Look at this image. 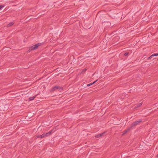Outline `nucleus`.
I'll use <instances>...</instances> for the list:
<instances>
[{
  "mask_svg": "<svg viewBox=\"0 0 158 158\" xmlns=\"http://www.w3.org/2000/svg\"><path fill=\"white\" fill-rule=\"evenodd\" d=\"M41 43H38L32 46L29 47V49L27 51V52H29L33 50H35L37 49L38 47L41 45Z\"/></svg>",
  "mask_w": 158,
  "mask_h": 158,
  "instance_id": "nucleus-1",
  "label": "nucleus"
},
{
  "mask_svg": "<svg viewBox=\"0 0 158 158\" xmlns=\"http://www.w3.org/2000/svg\"><path fill=\"white\" fill-rule=\"evenodd\" d=\"M142 122V121L141 119H139L138 121H135L132 123L130 127L131 128L132 127H135L136 126L139 125V123H141Z\"/></svg>",
  "mask_w": 158,
  "mask_h": 158,
  "instance_id": "nucleus-2",
  "label": "nucleus"
},
{
  "mask_svg": "<svg viewBox=\"0 0 158 158\" xmlns=\"http://www.w3.org/2000/svg\"><path fill=\"white\" fill-rule=\"evenodd\" d=\"M56 89L63 90V88L60 87L59 86L56 85L53 87L51 90V91L52 92H54Z\"/></svg>",
  "mask_w": 158,
  "mask_h": 158,
  "instance_id": "nucleus-3",
  "label": "nucleus"
},
{
  "mask_svg": "<svg viewBox=\"0 0 158 158\" xmlns=\"http://www.w3.org/2000/svg\"><path fill=\"white\" fill-rule=\"evenodd\" d=\"M106 133V132H104L102 133L99 134L95 136V137L96 138H99L104 135Z\"/></svg>",
  "mask_w": 158,
  "mask_h": 158,
  "instance_id": "nucleus-4",
  "label": "nucleus"
},
{
  "mask_svg": "<svg viewBox=\"0 0 158 158\" xmlns=\"http://www.w3.org/2000/svg\"><path fill=\"white\" fill-rule=\"evenodd\" d=\"M53 130H54L53 129H52L49 132H48L47 133H46V134H44L45 136H48V135H50L52 133V132L53 131Z\"/></svg>",
  "mask_w": 158,
  "mask_h": 158,
  "instance_id": "nucleus-5",
  "label": "nucleus"
},
{
  "mask_svg": "<svg viewBox=\"0 0 158 158\" xmlns=\"http://www.w3.org/2000/svg\"><path fill=\"white\" fill-rule=\"evenodd\" d=\"M131 129V128L130 127L127 128V129L124 130L123 132V133L122 134V135H124V134H126L127 132H128Z\"/></svg>",
  "mask_w": 158,
  "mask_h": 158,
  "instance_id": "nucleus-6",
  "label": "nucleus"
},
{
  "mask_svg": "<svg viewBox=\"0 0 158 158\" xmlns=\"http://www.w3.org/2000/svg\"><path fill=\"white\" fill-rule=\"evenodd\" d=\"M45 136L44 133L42 135H37L36 136V137L37 138H40L42 139L44 138Z\"/></svg>",
  "mask_w": 158,
  "mask_h": 158,
  "instance_id": "nucleus-7",
  "label": "nucleus"
},
{
  "mask_svg": "<svg viewBox=\"0 0 158 158\" xmlns=\"http://www.w3.org/2000/svg\"><path fill=\"white\" fill-rule=\"evenodd\" d=\"M142 104V102H140L138 104H137L135 105V108H137L139 107H140Z\"/></svg>",
  "mask_w": 158,
  "mask_h": 158,
  "instance_id": "nucleus-8",
  "label": "nucleus"
},
{
  "mask_svg": "<svg viewBox=\"0 0 158 158\" xmlns=\"http://www.w3.org/2000/svg\"><path fill=\"white\" fill-rule=\"evenodd\" d=\"M14 24V23L13 22H10L7 25V27H9L13 25Z\"/></svg>",
  "mask_w": 158,
  "mask_h": 158,
  "instance_id": "nucleus-9",
  "label": "nucleus"
},
{
  "mask_svg": "<svg viewBox=\"0 0 158 158\" xmlns=\"http://www.w3.org/2000/svg\"><path fill=\"white\" fill-rule=\"evenodd\" d=\"M98 80H97L96 81L93 82V83L87 84V86L89 87V86H90L93 85V84H94Z\"/></svg>",
  "mask_w": 158,
  "mask_h": 158,
  "instance_id": "nucleus-10",
  "label": "nucleus"
},
{
  "mask_svg": "<svg viewBox=\"0 0 158 158\" xmlns=\"http://www.w3.org/2000/svg\"><path fill=\"white\" fill-rule=\"evenodd\" d=\"M36 95H35L34 96L30 97L29 98V100L31 101V100H34V98L36 97Z\"/></svg>",
  "mask_w": 158,
  "mask_h": 158,
  "instance_id": "nucleus-11",
  "label": "nucleus"
},
{
  "mask_svg": "<svg viewBox=\"0 0 158 158\" xmlns=\"http://www.w3.org/2000/svg\"><path fill=\"white\" fill-rule=\"evenodd\" d=\"M4 6V5H0V10H1L2 8Z\"/></svg>",
  "mask_w": 158,
  "mask_h": 158,
  "instance_id": "nucleus-12",
  "label": "nucleus"
},
{
  "mask_svg": "<svg viewBox=\"0 0 158 158\" xmlns=\"http://www.w3.org/2000/svg\"><path fill=\"white\" fill-rule=\"evenodd\" d=\"M152 56H158V53L153 54Z\"/></svg>",
  "mask_w": 158,
  "mask_h": 158,
  "instance_id": "nucleus-13",
  "label": "nucleus"
},
{
  "mask_svg": "<svg viewBox=\"0 0 158 158\" xmlns=\"http://www.w3.org/2000/svg\"><path fill=\"white\" fill-rule=\"evenodd\" d=\"M129 54V53L128 52H125L124 54V55L125 56H127Z\"/></svg>",
  "mask_w": 158,
  "mask_h": 158,
  "instance_id": "nucleus-14",
  "label": "nucleus"
},
{
  "mask_svg": "<svg viewBox=\"0 0 158 158\" xmlns=\"http://www.w3.org/2000/svg\"><path fill=\"white\" fill-rule=\"evenodd\" d=\"M152 58V56H150V57H148V58H147V60H150V59H151Z\"/></svg>",
  "mask_w": 158,
  "mask_h": 158,
  "instance_id": "nucleus-15",
  "label": "nucleus"
},
{
  "mask_svg": "<svg viewBox=\"0 0 158 158\" xmlns=\"http://www.w3.org/2000/svg\"><path fill=\"white\" fill-rule=\"evenodd\" d=\"M151 56H152V58H153V56H152V55Z\"/></svg>",
  "mask_w": 158,
  "mask_h": 158,
  "instance_id": "nucleus-16",
  "label": "nucleus"
},
{
  "mask_svg": "<svg viewBox=\"0 0 158 158\" xmlns=\"http://www.w3.org/2000/svg\"><path fill=\"white\" fill-rule=\"evenodd\" d=\"M156 157H158V154L156 155Z\"/></svg>",
  "mask_w": 158,
  "mask_h": 158,
  "instance_id": "nucleus-17",
  "label": "nucleus"
}]
</instances>
